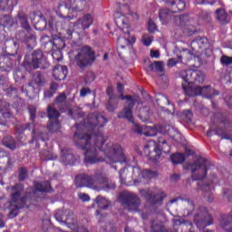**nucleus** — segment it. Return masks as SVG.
Masks as SVG:
<instances>
[{
    "mask_svg": "<svg viewBox=\"0 0 232 232\" xmlns=\"http://www.w3.org/2000/svg\"><path fill=\"white\" fill-rule=\"evenodd\" d=\"M108 120L97 113H91L83 123L76 124L77 131L73 135V142L80 150H84L83 162L97 164V162H107V164H120L128 162L124 150L120 144L108 143L104 148L106 139L101 130L95 132L98 128H103Z\"/></svg>",
    "mask_w": 232,
    "mask_h": 232,
    "instance_id": "1",
    "label": "nucleus"
},
{
    "mask_svg": "<svg viewBox=\"0 0 232 232\" xmlns=\"http://www.w3.org/2000/svg\"><path fill=\"white\" fill-rule=\"evenodd\" d=\"M32 188L24 191V185L16 183L11 187L10 199L0 198L1 209H10L9 216L15 218L19 215V209L26 208V203L35 195ZM23 193L24 195L23 196Z\"/></svg>",
    "mask_w": 232,
    "mask_h": 232,
    "instance_id": "2",
    "label": "nucleus"
},
{
    "mask_svg": "<svg viewBox=\"0 0 232 232\" xmlns=\"http://www.w3.org/2000/svg\"><path fill=\"white\" fill-rule=\"evenodd\" d=\"M186 82L181 84V87L184 90V92L188 97H197V95H204V92H209V94H205L207 99H213V97L218 95V91H215L209 86L208 87H196L195 89L191 87H187L188 81L191 82H204V73L198 70H188L186 72Z\"/></svg>",
    "mask_w": 232,
    "mask_h": 232,
    "instance_id": "3",
    "label": "nucleus"
},
{
    "mask_svg": "<svg viewBox=\"0 0 232 232\" xmlns=\"http://www.w3.org/2000/svg\"><path fill=\"white\" fill-rule=\"evenodd\" d=\"M215 165L208 159L198 157L193 163L184 165L185 169H190L193 180H204L208 175V170L212 169Z\"/></svg>",
    "mask_w": 232,
    "mask_h": 232,
    "instance_id": "4",
    "label": "nucleus"
},
{
    "mask_svg": "<svg viewBox=\"0 0 232 232\" xmlns=\"http://www.w3.org/2000/svg\"><path fill=\"white\" fill-rule=\"evenodd\" d=\"M119 203L123 207V209H126L130 213H139L140 209V205L142 204V200L139 197V195L130 192L123 191L121 192L118 197Z\"/></svg>",
    "mask_w": 232,
    "mask_h": 232,
    "instance_id": "5",
    "label": "nucleus"
},
{
    "mask_svg": "<svg viewBox=\"0 0 232 232\" xmlns=\"http://www.w3.org/2000/svg\"><path fill=\"white\" fill-rule=\"evenodd\" d=\"M86 8V0H69L68 3L65 4V6H59L56 14L60 16L63 21H73L75 17H77V14H67L63 13V10L70 13V10L72 12H82Z\"/></svg>",
    "mask_w": 232,
    "mask_h": 232,
    "instance_id": "6",
    "label": "nucleus"
},
{
    "mask_svg": "<svg viewBox=\"0 0 232 232\" xmlns=\"http://www.w3.org/2000/svg\"><path fill=\"white\" fill-rule=\"evenodd\" d=\"M95 59V51L90 45H85L79 51L74 61L81 70H84L86 66H92Z\"/></svg>",
    "mask_w": 232,
    "mask_h": 232,
    "instance_id": "7",
    "label": "nucleus"
},
{
    "mask_svg": "<svg viewBox=\"0 0 232 232\" xmlns=\"http://www.w3.org/2000/svg\"><path fill=\"white\" fill-rule=\"evenodd\" d=\"M215 117L217 118V121L219 124H222L225 129L221 128H216L215 130H208L207 132V137H213V135H218V137H221V140H231V137L226 133L231 130V121L227 120L222 113L218 112L215 114Z\"/></svg>",
    "mask_w": 232,
    "mask_h": 232,
    "instance_id": "8",
    "label": "nucleus"
},
{
    "mask_svg": "<svg viewBox=\"0 0 232 232\" xmlns=\"http://www.w3.org/2000/svg\"><path fill=\"white\" fill-rule=\"evenodd\" d=\"M99 173L95 172L92 175L81 173L75 176L74 184L76 188H90V189H99Z\"/></svg>",
    "mask_w": 232,
    "mask_h": 232,
    "instance_id": "9",
    "label": "nucleus"
},
{
    "mask_svg": "<svg viewBox=\"0 0 232 232\" xmlns=\"http://www.w3.org/2000/svg\"><path fill=\"white\" fill-rule=\"evenodd\" d=\"M32 62H29L28 60L24 59V66L26 70L28 68H34V70H37L39 68H42V70H46V68H50V63L44 59V53L43 51L37 49L32 53Z\"/></svg>",
    "mask_w": 232,
    "mask_h": 232,
    "instance_id": "10",
    "label": "nucleus"
},
{
    "mask_svg": "<svg viewBox=\"0 0 232 232\" xmlns=\"http://www.w3.org/2000/svg\"><path fill=\"white\" fill-rule=\"evenodd\" d=\"M44 77L41 72H36L33 74L30 82L22 87L23 93H25V96L28 99L32 100L35 97V87L34 86H44Z\"/></svg>",
    "mask_w": 232,
    "mask_h": 232,
    "instance_id": "11",
    "label": "nucleus"
},
{
    "mask_svg": "<svg viewBox=\"0 0 232 232\" xmlns=\"http://www.w3.org/2000/svg\"><path fill=\"white\" fill-rule=\"evenodd\" d=\"M194 224L198 229H204V227L214 224L213 217L208 211V208L201 207L198 208V212L194 216Z\"/></svg>",
    "mask_w": 232,
    "mask_h": 232,
    "instance_id": "12",
    "label": "nucleus"
},
{
    "mask_svg": "<svg viewBox=\"0 0 232 232\" xmlns=\"http://www.w3.org/2000/svg\"><path fill=\"white\" fill-rule=\"evenodd\" d=\"M156 175L157 173L150 169L142 170L139 166L132 168V179L136 186L138 184H148L151 179L156 177Z\"/></svg>",
    "mask_w": 232,
    "mask_h": 232,
    "instance_id": "13",
    "label": "nucleus"
},
{
    "mask_svg": "<svg viewBox=\"0 0 232 232\" xmlns=\"http://www.w3.org/2000/svg\"><path fill=\"white\" fill-rule=\"evenodd\" d=\"M54 218L60 224L66 225L71 229H75L77 226V219L73 217V211L70 209L58 210L54 214Z\"/></svg>",
    "mask_w": 232,
    "mask_h": 232,
    "instance_id": "14",
    "label": "nucleus"
},
{
    "mask_svg": "<svg viewBox=\"0 0 232 232\" xmlns=\"http://www.w3.org/2000/svg\"><path fill=\"white\" fill-rule=\"evenodd\" d=\"M119 99L121 101H126L128 103V106L123 108V111L118 113L119 119H127V121H133V108L135 106V100L133 99V96L130 95H124L122 92L119 96Z\"/></svg>",
    "mask_w": 232,
    "mask_h": 232,
    "instance_id": "15",
    "label": "nucleus"
},
{
    "mask_svg": "<svg viewBox=\"0 0 232 232\" xmlns=\"http://www.w3.org/2000/svg\"><path fill=\"white\" fill-rule=\"evenodd\" d=\"M144 153L147 155L149 160H152L155 162L160 159V155H162V150L159 149L157 146V141L149 140L144 146Z\"/></svg>",
    "mask_w": 232,
    "mask_h": 232,
    "instance_id": "16",
    "label": "nucleus"
},
{
    "mask_svg": "<svg viewBox=\"0 0 232 232\" xmlns=\"http://www.w3.org/2000/svg\"><path fill=\"white\" fill-rule=\"evenodd\" d=\"M140 193L141 197L145 198L146 202L150 204V206L162 204L164 198H166V194H164L162 191L153 194V192H150V190L140 189Z\"/></svg>",
    "mask_w": 232,
    "mask_h": 232,
    "instance_id": "17",
    "label": "nucleus"
},
{
    "mask_svg": "<svg viewBox=\"0 0 232 232\" xmlns=\"http://www.w3.org/2000/svg\"><path fill=\"white\" fill-rule=\"evenodd\" d=\"M192 45L198 46L199 53L207 57H211L213 54V50H211L209 40L205 36H198L192 41Z\"/></svg>",
    "mask_w": 232,
    "mask_h": 232,
    "instance_id": "18",
    "label": "nucleus"
},
{
    "mask_svg": "<svg viewBox=\"0 0 232 232\" xmlns=\"http://www.w3.org/2000/svg\"><path fill=\"white\" fill-rule=\"evenodd\" d=\"M56 33L60 37L63 39L71 40L73 39V29L72 26L66 24L65 22L55 23Z\"/></svg>",
    "mask_w": 232,
    "mask_h": 232,
    "instance_id": "19",
    "label": "nucleus"
},
{
    "mask_svg": "<svg viewBox=\"0 0 232 232\" xmlns=\"http://www.w3.org/2000/svg\"><path fill=\"white\" fill-rule=\"evenodd\" d=\"M14 54L3 53L0 54V70L2 72H12L14 68Z\"/></svg>",
    "mask_w": 232,
    "mask_h": 232,
    "instance_id": "20",
    "label": "nucleus"
},
{
    "mask_svg": "<svg viewBox=\"0 0 232 232\" xmlns=\"http://www.w3.org/2000/svg\"><path fill=\"white\" fill-rule=\"evenodd\" d=\"M115 182L113 180L109 179L104 177L102 173L99 172L98 175V189L96 191H101V189H104V191H110V189H115Z\"/></svg>",
    "mask_w": 232,
    "mask_h": 232,
    "instance_id": "21",
    "label": "nucleus"
},
{
    "mask_svg": "<svg viewBox=\"0 0 232 232\" xmlns=\"http://www.w3.org/2000/svg\"><path fill=\"white\" fill-rule=\"evenodd\" d=\"M60 161L62 164H64V166H73L75 162H77V159H75V156L72 153L70 149H63Z\"/></svg>",
    "mask_w": 232,
    "mask_h": 232,
    "instance_id": "22",
    "label": "nucleus"
},
{
    "mask_svg": "<svg viewBox=\"0 0 232 232\" xmlns=\"http://www.w3.org/2000/svg\"><path fill=\"white\" fill-rule=\"evenodd\" d=\"M68 75V67L57 64L53 69V77L55 81H64Z\"/></svg>",
    "mask_w": 232,
    "mask_h": 232,
    "instance_id": "23",
    "label": "nucleus"
},
{
    "mask_svg": "<svg viewBox=\"0 0 232 232\" xmlns=\"http://www.w3.org/2000/svg\"><path fill=\"white\" fill-rule=\"evenodd\" d=\"M34 188L38 193H53L52 183L49 180L34 181Z\"/></svg>",
    "mask_w": 232,
    "mask_h": 232,
    "instance_id": "24",
    "label": "nucleus"
},
{
    "mask_svg": "<svg viewBox=\"0 0 232 232\" xmlns=\"http://www.w3.org/2000/svg\"><path fill=\"white\" fill-rule=\"evenodd\" d=\"M163 3L169 5L172 12H184L186 10V2L184 0H161Z\"/></svg>",
    "mask_w": 232,
    "mask_h": 232,
    "instance_id": "25",
    "label": "nucleus"
},
{
    "mask_svg": "<svg viewBox=\"0 0 232 232\" xmlns=\"http://www.w3.org/2000/svg\"><path fill=\"white\" fill-rule=\"evenodd\" d=\"M75 24L80 25L82 30H86L93 24V16L90 14H87L82 18L78 19Z\"/></svg>",
    "mask_w": 232,
    "mask_h": 232,
    "instance_id": "26",
    "label": "nucleus"
},
{
    "mask_svg": "<svg viewBox=\"0 0 232 232\" xmlns=\"http://www.w3.org/2000/svg\"><path fill=\"white\" fill-rule=\"evenodd\" d=\"M220 226L227 232H232V214H225L221 217Z\"/></svg>",
    "mask_w": 232,
    "mask_h": 232,
    "instance_id": "27",
    "label": "nucleus"
},
{
    "mask_svg": "<svg viewBox=\"0 0 232 232\" xmlns=\"http://www.w3.org/2000/svg\"><path fill=\"white\" fill-rule=\"evenodd\" d=\"M179 200H184L186 203V209H187V215H191V213H193V211H195V202H193V200H191L190 198H185L182 197H179L176 198H173L170 200V204H175V202H179Z\"/></svg>",
    "mask_w": 232,
    "mask_h": 232,
    "instance_id": "28",
    "label": "nucleus"
},
{
    "mask_svg": "<svg viewBox=\"0 0 232 232\" xmlns=\"http://www.w3.org/2000/svg\"><path fill=\"white\" fill-rule=\"evenodd\" d=\"M114 21L119 28H130V24H128V18L121 13H116L114 14Z\"/></svg>",
    "mask_w": 232,
    "mask_h": 232,
    "instance_id": "29",
    "label": "nucleus"
},
{
    "mask_svg": "<svg viewBox=\"0 0 232 232\" xmlns=\"http://www.w3.org/2000/svg\"><path fill=\"white\" fill-rule=\"evenodd\" d=\"M175 12H173V9H160L159 11V17L161 21L162 24H166L169 19H171V15H173ZM176 14H179V12H176Z\"/></svg>",
    "mask_w": 232,
    "mask_h": 232,
    "instance_id": "30",
    "label": "nucleus"
},
{
    "mask_svg": "<svg viewBox=\"0 0 232 232\" xmlns=\"http://www.w3.org/2000/svg\"><path fill=\"white\" fill-rule=\"evenodd\" d=\"M0 113L4 119H12L14 114L10 111V103L0 100Z\"/></svg>",
    "mask_w": 232,
    "mask_h": 232,
    "instance_id": "31",
    "label": "nucleus"
},
{
    "mask_svg": "<svg viewBox=\"0 0 232 232\" xmlns=\"http://www.w3.org/2000/svg\"><path fill=\"white\" fill-rule=\"evenodd\" d=\"M218 21L220 24H229L231 19L225 9L219 8L216 11Z\"/></svg>",
    "mask_w": 232,
    "mask_h": 232,
    "instance_id": "32",
    "label": "nucleus"
},
{
    "mask_svg": "<svg viewBox=\"0 0 232 232\" xmlns=\"http://www.w3.org/2000/svg\"><path fill=\"white\" fill-rule=\"evenodd\" d=\"M156 146L158 147L159 150H160L161 153L168 154L171 151V147L169 144H168V141L164 137H159L158 141L156 143Z\"/></svg>",
    "mask_w": 232,
    "mask_h": 232,
    "instance_id": "33",
    "label": "nucleus"
},
{
    "mask_svg": "<svg viewBox=\"0 0 232 232\" xmlns=\"http://www.w3.org/2000/svg\"><path fill=\"white\" fill-rule=\"evenodd\" d=\"M146 130H147L144 132L146 137H155L158 133H164L163 127L159 125L147 126Z\"/></svg>",
    "mask_w": 232,
    "mask_h": 232,
    "instance_id": "34",
    "label": "nucleus"
},
{
    "mask_svg": "<svg viewBox=\"0 0 232 232\" xmlns=\"http://www.w3.org/2000/svg\"><path fill=\"white\" fill-rule=\"evenodd\" d=\"M95 203L99 209H108L111 206V201L105 197L97 196L95 198Z\"/></svg>",
    "mask_w": 232,
    "mask_h": 232,
    "instance_id": "35",
    "label": "nucleus"
},
{
    "mask_svg": "<svg viewBox=\"0 0 232 232\" xmlns=\"http://www.w3.org/2000/svg\"><path fill=\"white\" fill-rule=\"evenodd\" d=\"M2 144L4 146H5V148H8L9 150H12V151H14V150H15V148H17V145L15 143V140L12 136L4 137L3 140H2Z\"/></svg>",
    "mask_w": 232,
    "mask_h": 232,
    "instance_id": "36",
    "label": "nucleus"
},
{
    "mask_svg": "<svg viewBox=\"0 0 232 232\" xmlns=\"http://www.w3.org/2000/svg\"><path fill=\"white\" fill-rule=\"evenodd\" d=\"M64 48H66V43L64 42V38L59 35L57 38L53 39V50H58L61 52L62 50H64Z\"/></svg>",
    "mask_w": 232,
    "mask_h": 232,
    "instance_id": "37",
    "label": "nucleus"
},
{
    "mask_svg": "<svg viewBox=\"0 0 232 232\" xmlns=\"http://www.w3.org/2000/svg\"><path fill=\"white\" fill-rule=\"evenodd\" d=\"M61 128V121L59 120H49V122L47 123V130L51 133H56V131H59Z\"/></svg>",
    "mask_w": 232,
    "mask_h": 232,
    "instance_id": "38",
    "label": "nucleus"
},
{
    "mask_svg": "<svg viewBox=\"0 0 232 232\" xmlns=\"http://www.w3.org/2000/svg\"><path fill=\"white\" fill-rule=\"evenodd\" d=\"M47 117L49 121H59V117H61V113L57 109L48 106L47 108Z\"/></svg>",
    "mask_w": 232,
    "mask_h": 232,
    "instance_id": "39",
    "label": "nucleus"
},
{
    "mask_svg": "<svg viewBox=\"0 0 232 232\" xmlns=\"http://www.w3.org/2000/svg\"><path fill=\"white\" fill-rule=\"evenodd\" d=\"M170 160L172 164H182V162L186 160V156L180 152H178L170 156Z\"/></svg>",
    "mask_w": 232,
    "mask_h": 232,
    "instance_id": "40",
    "label": "nucleus"
},
{
    "mask_svg": "<svg viewBox=\"0 0 232 232\" xmlns=\"http://www.w3.org/2000/svg\"><path fill=\"white\" fill-rule=\"evenodd\" d=\"M189 21V15L188 14H180L174 17V22L179 26H186V23Z\"/></svg>",
    "mask_w": 232,
    "mask_h": 232,
    "instance_id": "41",
    "label": "nucleus"
},
{
    "mask_svg": "<svg viewBox=\"0 0 232 232\" xmlns=\"http://www.w3.org/2000/svg\"><path fill=\"white\" fill-rule=\"evenodd\" d=\"M0 164H2L4 168H12L14 161H12V159H10L8 155H4L0 157Z\"/></svg>",
    "mask_w": 232,
    "mask_h": 232,
    "instance_id": "42",
    "label": "nucleus"
},
{
    "mask_svg": "<svg viewBox=\"0 0 232 232\" xmlns=\"http://www.w3.org/2000/svg\"><path fill=\"white\" fill-rule=\"evenodd\" d=\"M26 179H28V169H26L24 167H22L19 169L18 180L19 182H24Z\"/></svg>",
    "mask_w": 232,
    "mask_h": 232,
    "instance_id": "43",
    "label": "nucleus"
},
{
    "mask_svg": "<svg viewBox=\"0 0 232 232\" xmlns=\"http://www.w3.org/2000/svg\"><path fill=\"white\" fill-rule=\"evenodd\" d=\"M20 19V24L24 30H26L27 32H30L32 30V27L30 26V24H28V18L24 15H19Z\"/></svg>",
    "mask_w": 232,
    "mask_h": 232,
    "instance_id": "44",
    "label": "nucleus"
},
{
    "mask_svg": "<svg viewBox=\"0 0 232 232\" xmlns=\"http://www.w3.org/2000/svg\"><path fill=\"white\" fill-rule=\"evenodd\" d=\"M0 23L4 24V26H12V16L10 14H4L0 17Z\"/></svg>",
    "mask_w": 232,
    "mask_h": 232,
    "instance_id": "45",
    "label": "nucleus"
},
{
    "mask_svg": "<svg viewBox=\"0 0 232 232\" xmlns=\"http://www.w3.org/2000/svg\"><path fill=\"white\" fill-rule=\"evenodd\" d=\"M139 117L143 122L150 121V111L146 108L140 109Z\"/></svg>",
    "mask_w": 232,
    "mask_h": 232,
    "instance_id": "46",
    "label": "nucleus"
},
{
    "mask_svg": "<svg viewBox=\"0 0 232 232\" xmlns=\"http://www.w3.org/2000/svg\"><path fill=\"white\" fill-rule=\"evenodd\" d=\"M132 124V131L133 133H137L138 135H142V127L135 122V119L132 116V121H129Z\"/></svg>",
    "mask_w": 232,
    "mask_h": 232,
    "instance_id": "47",
    "label": "nucleus"
},
{
    "mask_svg": "<svg viewBox=\"0 0 232 232\" xmlns=\"http://www.w3.org/2000/svg\"><path fill=\"white\" fill-rule=\"evenodd\" d=\"M198 189H201L205 193H209L211 191V184L198 182Z\"/></svg>",
    "mask_w": 232,
    "mask_h": 232,
    "instance_id": "48",
    "label": "nucleus"
},
{
    "mask_svg": "<svg viewBox=\"0 0 232 232\" xmlns=\"http://www.w3.org/2000/svg\"><path fill=\"white\" fill-rule=\"evenodd\" d=\"M54 51L52 53V57L53 59V61H55L56 63L61 62V60L63 59V52L57 50V49H53Z\"/></svg>",
    "mask_w": 232,
    "mask_h": 232,
    "instance_id": "49",
    "label": "nucleus"
},
{
    "mask_svg": "<svg viewBox=\"0 0 232 232\" xmlns=\"http://www.w3.org/2000/svg\"><path fill=\"white\" fill-rule=\"evenodd\" d=\"M28 111L30 114V121H32L34 122V121H35V119L37 117V108H35L34 106H29Z\"/></svg>",
    "mask_w": 232,
    "mask_h": 232,
    "instance_id": "50",
    "label": "nucleus"
},
{
    "mask_svg": "<svg viewBox=\"0 0 232 232\" xmlns=\"http://www.w3.org/2000/svg\"><path fill=\"white\" fill-rule=\"evenodd\" d=\"M141 42L144 46H150L151 43H153V37L148 36V34H145L142 36Z\"/></svg>",
    "mask_w": 232,
    "mask_h": 232,
    "instance_id": "51",
    "label": "nucleus"
},
{
    "mask_svg": "<svg viewBox=\"0 0 232 232\" xmlns=\"http://www.w3.org/2000/svg\"><path fill=\"white\" fill-rule=\"evenodd\" d=\"M0 10L6 12L10 10V0H1L0 1Z\"/></svg>",
    "mask_w": 232,
    "mask_h": 232,
    "instance_id": "52",
    "label": "nucleus"
},
{
    "mask_svg": "<svg viewBox=\"0 0 232 232\" xmlns=\"http://www.w3.org/2000/svg\"><path fill=\"white\" fill-rule=\"evenodd\" d=\"M221 64H225V66H229L232 64V57L227 55H223L220 58Z\"/></svg>",
    "mask_w": 232,
    "mask_h": 232,
    "instance_id": "53",
    "label": "nucleus"
},
{
    "mask_svg": "<svg viewBox=\"0 0 232 232\" xmlns=\"http://www.w3.org/2000/svg\"><path fill=\"white\" fill-rule=\"evenodd\" d=\"M32 128V123H26L24 125H18L16 127V130H19V133H23V131L26 130H30Z\"/></svg>",
    "mask_w": 232,
    "mask_h": 232,
    "instance_id": "54",
    "label": "nucleus"
},
{
    "mask_svg": "<svg viewBox=\"0 0 232 232\" xmlns=\"http://www.w3.org/2000/svg\"><path fill=\"white\" fill-rule=\"evenodd\" d=\"M106 93L109 97V101H112V99H115V94H113V87L109 86L106 90Z\"/></svg>",
    "mask_w": 232,
    "mask_h": 232,
    "instance_id": "55",
    "label": "nucleus"
},
{
    "mask_svg": "<svg viewBox=\"0 0 232 232\" xmlns=\"http://www.w3.org/2000/svg\"><path fill=\"white\" fill-rule=\"evenodd\" d=\"M56 102H59L60 104H63V102H66V93L62 92L60 95L56 98Z\"/></svg>",
    "mask_w": 232,
    "mask_h": 232,
    "instance_id": "56",
    "label": "nucleus"
},
{
    "mask_svg": "<svg viewBox=\"0 0 232 232\" xmlns=\"http://www.w3.org/2000/svg\"><path fill=\"white\" fill-rule=\"evenodd\" d=\"M88 93H92V90L90 88H82L80 91V97H86Z\"/></svg>",
    "mask_w": 232,
    "mask_h": 232,
    "instance_id": "57",
    "label": "nucleus"
},
{
    "mask_svg": "<svg viewBox=\"0 0 232 232\" xmlns=\"http://www.w3.org/2000/svg\"><path fill=\"white\" fill-rule=\"evenodd\" d=\"M148 30H149L150 34H153L155 32V30H157V24H155V23H153L151 21H149Z\"/></svg>",
    "mask_w": 232,
    "mask_h": 232,
    "instance_id": "58",
    "label": "nucleus"
},
{
    "mask_svg": "<svg viewBox=\"0 0 232 232\" xmlns=\"http://www.w3.org/2000/svg\"><path fill=\"white\" fill-rule=\"evenodd\" d=\"M74 231L76 232H90V230H88V228L84 226H79L76 224L75 228H72Z\"/></svg>",
    "mask_w": 232,
    "mask_h": 232,
    "instance_id": "59",
    "label": "nucleus"
},
{
    "mask_svg": "<svg viewBox=\"0 0 232 232\" xmlns=\"http://www.w3.org/2000/svg\"><path fill=\"white\" fill-rule=\"evenodd\" d=\"M154 66L158 72H164V67L162 66V63L155 62Z\"/></svg>",
    "mask_w": 232,
    "mask_h": 232,
    "instance_id": "60",
    "label": "nucleus"
},
{
    "mask_svg": "<svg viewBox=\"0 0 232 232\" xmlns=\"http://www.w3.org/2000/svg\"><path fill=\"white\" fill-rule=\"evenodd\" d=\"M58 89H59V84L57 82H51V85H50L51 91H53L55 93Z\"/></svg>",
    "mask_w": 232,
    "mask_h": 232,
    "instance_id": "61",
    "label": "nucleus"
},
{
    "mask_svg": "<svg viewBox=\"0 0 232 232\" xmlns=\"http://www.w3.org/2000/svg\"><path fill=\"white\" fill-rule=\"evenodd\" d=\"M32 137H33L32 142H35V141H37V140H42L43 142H44V140H45L44 138H43V137L35 138V130H33Z\"/></svg>",
    "mask_w": 232,
    "mask_h": 232,
    "instance_id": "62",
    "label": "nucleus"
},
{
    "mask_svg": "<svg viewBox=\"0 0 232 232\" xmlns=\"http://www.w3.org/2000/svg\"><path fill=\"white\" fill-rule=\"evenodd\" d=\"M92 81H95V74L93 73H90L87 75V77L85 78V82H92Z\"/></svg>",
    "mask_w": 232,
    "mask_h": 232,
    "instance_id": "63",
    "label": "nucleus"
},
{
    "mask_svg": "<svg viewBox=\"0 0 232 232\" xmlns=\"http://www.w3.org/2000/svg\"><path fill=\"white\" fill-rule=\"evenodd\" d=\"M150 57H152L154 59H159V57H160V53L159 51L151 50Z\"/></svg>",
    "mask_w": 232,
    "mask_h": 232,
    "instance_id": "64",
    "label": "nucleus"
}]
</instances>
